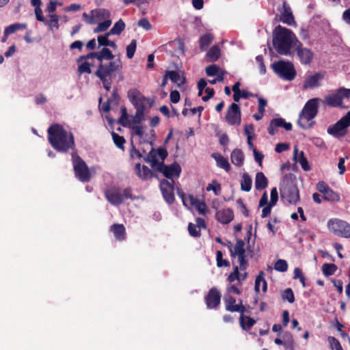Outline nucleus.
Returning <instances> with one entry per match:
<instances>
[{
    "mask_svg": "<svg viewBox=\"0 0 350 350\" xmlns=\"http://www.w3.org/2000/svg\"><path fill=\"white\" fill-rule=\"evenodd\" d=\"M225 119L229 125H240L241 112L239 105L236 103H232L227 109Z\"/></svg>",
    "mask_w": 350,
    "mask_h": 350,
    "instance_id": "12",
    "label": "nucleus"
},
{
    "mask_svg": "<svg viewBox=\"0 0 350 350\" xmlns=\"http://www.w3.org/2000/svg\"><path fill=\"white\" fill-rule=\"evenodd\" d=\"M338 267L335 264L325 263L322 266V271L324 275L330 276L335 273Z\"/></svg>",
    "mask_w": 350,
    "mask_h": 350,
    "instance_id": "45",
    "label": "nucleus"
},
{
    "mask_svg": "<svg viewBox=\"0 0 350 350\" xmlns=\"http://www.w3.org/2000/svg\"><path fill=\"white\" fill-rule=\"evenodd\" d=\"M237 256H238V260L239 262V269H240V270H241V271H245L248 266L247 260L245 258V253L239 255Z\"/></svg>",
    "mask_w": 350,
    "mask_h": 350,
    "instance_id": "59",
    "label": "nucleus"
},
{
    "mask_svg": "<svg viewBox=\"0 0 350 350\" xmlns=\"http://www.w3.org/2000/svg\"><path fill=\"white\" fill-rule=\"evenodd\" d=\"M296 51L301 64L304 65L311 64L314 58L313 52L309 49L304 48L299 41H297L296 45Z\"/></svg>",
    "mask_w": 350,
    "mask_h": 350,
    "instance_id": "15",
    "label": "nucleus"
},
{
    "mask_svg": "<svg viewBox=\"0 0 350 350\" xmlns=\"http://www.w3.org/2000/svg\"><path fill=\"white\" fill-rule=\"evenodd\" d=\"M240 314V325L243 329L247 331L255 325L256 321L250 317L244 315V313Z\"/></svg>",
    "mask_w": 350,
    "mask_h": 350,
    "instance_id": "33",
    "label": "nucleus"
},
{
    "mask_svg": "<svg viewBox=\"0 0 350 350\" xmlns=\"http://www.w3.org/2000/svg\"><path fill=\"white\" fill-rule=\"evenodd\" d=\"M283 301H288L289 303L295 301V295L291 288H286L282 295Z\"/></svg>",
    "mask_w": 350,
    "mask_h": 350,
    "instance_id": "49",
    "label": "nucleus"
},
{
    "mask_svg": "<svg viewBox=\"0 0 350 350\" xmlns=\"http://www.w3.org/2000/svg\"><path fill=\"white\" fill-rule=\"evenodd\" d=\"M125 28V23L122 20L120 19L117 21L113 27L108 31V33L111 35H120Z\"/></svg>",
    "mask_w": 350,
    "mask_h": 350,
    "instance_id": "42",
    "label": "nucleus"
},
{
    "mask_svg": "<svg viewBox=\"0 0 350 350\" xmlns=\"http://www.w3.org/2000/svg\"><path fill=\"white\" fill-rule=\"evenodd\" d=\"M83 19L87 24H95L96 23V18L94 14L92 13V11L88 14L85 12L83 14Z\"/></svg>",
    "mask_w": 350,
    "mask_h": 350,
    "instance_id": "58",
    "label": "nucleus"
},
{
    "mask_svg": "<svg viewBox=\"0 0 350 350\" xmlns=\"http://www.w3.org/2000/svg\"><path fill=\"white\" fill-rule=\"evenodd\" d=\"M217 266L218 267H228L229 261L223 258V254L221 251H217L216 254Z\"/></svg>",
    "mask_w": 350,
    "mask_h": 350,
    "instance_id": "51",
    "label": "nucleus"
},
{
    "mask_svg": "<svg viewBox=\"0 0 350 350\" xmlns=\"http://www.w3.org/2000/svg\"><path fill=\"white\" fill-rule=\"evenodd\" d=\"M181 173V167L177 163L166 165L163 175L169 179H173L174 177L178 178Z\"/></svg>",
    "mask_w": 350,
    "mask_h": 350,
    "instance_id": "23",
    "label": "nucleus"
},
{
    "mask_svg": "<svg viewBox=\"0 0 350 350\" xmlns=\"http://www.w3.org/2000/svg\"><path fill=\"white\" fill-rule=\"evenodd\" d=\"M120 111L121 116L118 120V123L124 127L130 126L131 120H128V113L126 108L124 106L122 107Z\"/></svg>",
    "mask_w": 350,
    "mask_h": 350,
    "instance_id": "44",
    "label": "nucleus"
},
{
    "mask_svg": "<svg viewBox=\"0 0 350 350\" xmlns=\"http://www.w3.org/2000/svg\"><path fill=\"white\" fill-rule=\"evenodd\" d=\"M320 99L311 98L306 102L299 113L297 120L298 125L304 129H308L313 126L312 120L318 113V106Z\"/></svg>",
    "mask_w": 350,
    "mask_h": 350,
    "instance_id": "4",
    "label": "nucleus"
},
{
    "mask_svg": "<svg viewBox=\"0 0 350 350\" xmlns=\"http://www.w3.org/2000/svg\"><path fill=\"white\" fill-rule=\"evenodd\" d=\"M213 184H208L206 187V191H209L213 190L216 195H218L219 192L221 191V185L217 183V180H213Z\"/></svg>",
    "mask_w": 350,
    "mask_h": 350,
    "instance_id": "60",
    "label": "nucleus"
},
{
    "mask_svg": "<svg viewBox=\"0 0 350 350\" xmlns=\"http://www.w3.org/2000/svg\"><path fill=\"white\" fill-rule=\"evenodd\" d=\"M278 127H283L286 131H291L293 128L291 123L286 122L283 118H273L267 128L268 133L270 135H274L278 131Z\"/></svg>",
    "mask_w": 350,
    "mask_h": 350,
    "instance_id": "17",
    "label": "nucleus"
},
{
    "mask_svg": "<svg viewBox=\"0 0 350 350\" xmlns=\"http://www.w3.org/2000/svg\"><path fill=\"white\" fill-rule=\"evenodd\" d=\"M264 276H265L264 271H260L259 272L258 275L256 278L254 290L256 293H258L260 291V283H262V291L264 293H265L267 291V281L265 280Z\"/></svg>",
    "mask_w": 350,
    "mask_h": 350,
    "instance_id": "35",
    "label": "nucleus"
},
{
    "mask_svg": "<svg viewBox=\"0 0 350 350\" xmlns=\"http://www.w3.org/2000/svg\"><path fill=\"white\" fill-rule=\"evenodd\" d=\"M196 210L199 212V213L205 215L206 212V205L204 202H200L199 200L197 201L196 204L194 205Z\"/></svg>",
    "mask_w": 350,
    "mask_h": 350,
    "instance_id": "62",
    "label": "nucleus"
},
{
    "mask_svg": "<svg viewBox=\"0 0 350 350\" xmlns=\"http://www.w3.org/2000/svg\"><path fill=\"white\" fill-rule=\"evenodd\" d=\"M51 19L49 21L45 20V23L48 25L51 29L52 27H55L57 29L59 27V17L56 14H52L50 16Z\"/></svg>",
    "mask_w": 350,
    "mask_h": 350,
    "instance_id": "57",
    "label": "nucleus"
},
{
    "mask_svg": "<svg viewBox=\"0 0 350 350\" xmlns=\"http://www.w3.org/2000/svg\"><path fill=\"white\" fill-rule=\"evenodd\" d=\"M273 71L281 78L292 81L296 76V70L293 63L280 60L271 65Z\"/></svg>",
    "mask_w": 350,
    "mask_h": 350,
    "instance_id": "8",
    "label": "nucleus"
},
{
    "mask_svg": "<svg viewBox=\"0 0 350 350\" xmlns=\"http://www.w3.org/2000/svg\"><path fill=\"white\" fill-rule=\"evenodd\" d=\"M27 25L25 23H14L5 28V36H9L15 33L18 30H23L27 29Z\"/></svg>",
    "mask_w": 350,
    "mask_h": 350,
    "instance_id": "39",
    "label": "nucleus"
},
{
    "mask_svg": "<svg viewBox=\"0 0 350 350\" xmlns=\"http://www.w3.org/2000/svg\"><path fill=\"white\" fill-rule=\"evenodd\" d=\"M111 136L115 145L120 149L124 150V144L126 142L124 137L119 135L115 132L111 133Z\"/></svg>",
    "mask_w": 350,
    "mask_h": 350,
    "instance_id": "46",
    "label": "nucleus"
},
{
    "mask_svg": "<svg viewBox=\"0 0 350 350\" xmlns=\"http://www.w3.org/2000/svg\"><path fill=\"white\" fill-rule=\"evenodd\" d=\"M350 98V89L340 88L334 92L325 97L324 103L330 107H343V99Z\"/></svg>",
    "mask_w": 350,
    "mask_h": 350,
    "instance_id": "9",
    "label": "nucleus"
},
{
    "mask_svg": "<svg viewBox=\"0 0 350 350\" xmlns=\"http://www.w3.org/2000/svg\"><path fill=\"white\" fill-rule=\"evenodd\" d=\"M167 77L171 80L172 82L177 83L178 86L183 85L185 83V78L183 77L180 79V76L177 71L175 70H167Z\"/></svg>",
    "mask_w": 350,
    "mask_h": 350,
    "instance_id": "37",
    "label": "nucleus"
},
{
    "mask_svg": "<svg viewBox=\"0 0 350 350\" xmlns=\"http://www.w3.org/2000/svg\"><path fill=\"white\" fill-rule=\"evenodd\" d=\"M224 301L227 311L244 313L246 310L245 307L242 304V300H240L239 303L236 304V299L230 295H226L224 297Z\"/></svg>",
    "mask_w": 350,
    "mask_h": 350,
    "instance_id": "16",
    "label": "nucleus"
},
{
    "mask_svg": "<svg viewBox=\"0 0 350 350\" xmlns=\"http://www.w3.org/2000/svg\"><path fill=\"white\" fill-rule=\"evenodd\" d=\"M274 269L280 272L286 271L288 269L287 262L282 259L278 260L274 265Z\"/></svg>",
    "mask_w": 350,
    "mask_h": 350,
    "instance_id": "52",
    "label": "nucleus"
},
{
    "mask_svg": "<svg viewBox=\"0 0 350 350\" xmlns=\"http://www.w3.org/2000/svg\"><path fill=\"white\" fill-rule=\"evenodd\" d=\"M327 228L334 235L345 238H350V224L342 219L332 218L327 221Z\"/></svg>",
    "mask_w": 350,
    "mask_h": 350,
    "instance_id": "7",
    "label": "nucleus"
},
{
    "mask_svg": "<svg viewBox=\"0 0 350 350\" xmlns=\"http://www.w3.org/2000/svg\"><path fill=\"white\" fill-rule=\"evenodd\" d=\"M114 55L111 50L107 47L103 48L97 52H91L87 55H81L78 57L77 62L79 63L85 59H96L98 62L97 70L94 75L102 82L103 88L107 91H110L113 79L117 75L120 76V79L122 80V63L120 58L113 60Z\"/></svg>",
    "mask_w": 350,
    "mask_h": 350,
    "instance_id": "1",
    "label": "nucleus"
},
{
    "mask_svg": "<svg viewBox=\"0 0 350 350\" xmlns=\"http://www.w3.org/2000/svg\"><path fill=\"white\" fill-rule=\"evenodd\" d=\"M212 157L216 161L217 165L226 172H229L231 170L228 161L219 153H213Z\"/></svg>",
    "mask_w": 350,
    "mask_h": 350,
    "instance_id": "30",
    "label": "nucleus"
},
{
    "mask_svg": "<svg viewBox=\"0 0 350 350\" xmlns=\"http://www.w3.org/2000/svg\"><path fill=\"white\" fill-rule=\"evenodd\" d=\"M281 198L289 204H295L299 201V191L294 181L284 177L280 187Z\"/></svg>",
    "mask_w": 350,
    "mask_h": 350,
    "instance_id": "5",
    "label": "nucleus"
},
{
    "mask_svg": "<svg viewBox=\"0 0 350 350\" xmlns=\"http://www.w3.org/2000/svg\"><path fill=\"white\" fill-rule=\"evenodd\" d=\"M294 159L295 161L299 163L304 170L308 171L310 170V167L308 164L307 159L304 156V152L301 151L300 153H299L298 149L296 146L294 148Z\"/></svg>",
    "mask_w": 350,
    "mask_h": 350,
    "instance_id": "27",
    "label": "nucleus"
},
{
    "mask_svg": "<svg viewBox=\"0 0 350 350\" xmlns=\"http://www.w3.org/2000/svg\"><path fill=\"white\" fill-rule=\"evenodd\" d=\"M252 180L248 174L244 173L241 181V189L242 191L248 192L251 190Z\"/></svg>",
    "mask_w": 350,
    "mask_h": 350,
    "instance_id": "40",
    "label": "nucleus"
},
{
    "mask_svg": "<svg viewBox=\"0 0 350 350\" xmlns=\"http://www.w3.org/2000/svg\"><path fill=\"white\" fill-rule=\"evenodd\" d=\"M94 59H85L78 63L77 72L79 76L83 73H92L91 68L94 66Z\"/></svg>",
    "mask_w": 350,
    "mask_h": 350,
    "instance_id": "25",
    "label": "nucleus"
},
{
    "mask_svg": "<svg viewBox=\"0 0 350 350\" xmlns=\"http://www.w3.org/2000/svg\"><path fill=\"white\" fill-rule=\"evenodd\" d=\"M273 33V47L280 55H289L293 45L296 46L299 41L291 30L281 25H278Z\"/></svg>",
    "mask_w": 350,
    "mask_h": 350,
    "instance_id": "3",
    "label": "nucleus"
},
{
    "mask_svg": "<svg viewBox=\"0 0 350 350\" xmlns=\"http://www.w3.org/2000/svg\"><path fill=\"white\" fill-rule=\"evenodd\" d=\"M235 280H237L239 284V269L238 266H235L233 268V271L230 273L227 278V281L230 283H232Z\"/></svg>",
    "mask_w": 350,
    "mask_h": 350,
    "instance_id": "55",
    "label": "nucleus"
},
{
    "mask_svg": "<svg viewBox=\"0 0 350 350\" xmlns=\"http://www.w3.org/2000/svg\"><path fill=\"white\" fill-rule=\"evenodd\" d=\"M48 141L51 146L59 152L66 153L75 150V137L71 131H67L62 124H52L47 129Z\"/></svg>",
    "mask_w": 350,
    "mask_h": 350,
    "instance_id": "2",
    "label": "nucleus"
},
{
    "mask_svg": "<svg viewBox=\"0 0 350 350\" xmlns=\"http://www.w3.org/2000/svg\"><path fill=\"white\" fill-rule=\"evenodd\" d=\"M111 25V21L109 19L105 20L103 22L99 23L98 26L94 28V33L103 32L106 31Z\"/></svg>",
    "mask_w": 350,
    "mask_h": 350,
    "instance_id": "48",
    "label": "nucleus"
},
{
    "mask_svg": "<svg viewBox=\"0 0 350 350\" xmlns=\"http://www.w3.org/2000/svg\"><path fill=\"white\" fill-rule=\"evenodd\" d=\"M137 48V41L132 40L131 43L126 46V56L128 58L131 59L135 54Z\"/></svg>",
    "mask_w": 350,
    "mask_h": 350,
    "instance_id": "50",
    "label": "nucleus"
},
{
    "mask_svg": "<svg viewBox=\"0 0 350 350\" xmlns=\"http://www.w3.org/2000/svg\"><path fill=\"white\" fill-rule=\"evenodd\" d=\"M129 97L136 110L142 107L144 111H145L146 107L144 102L145 100L144 96L141 95L137 90H130L129 92Z\"/></svg>",
    "mask_w": 350,
    "mask_h": 350,
    "instance_id": "21",
    "label": "nucleus"
},
{
    "mask_svg": "<svg viewBox=\"0 0 350 350\" xmlns=\"http://www.w3.org/2000/svg\"><path fill=\"white\" fill-rule=\"evenodd\" d=\"M323 195V198L326 201L337 202L340 200V195L331 188H329Z\"/></svg>",
    "mask_w": 350,
    "mask_h": 350,
    "instance_id": "41",
    "label": "nucleus"
},
{
    "mask_svg": "<svg viewBox=\"0 0 350 350\" xmlns=\"http://www.w3.org/2000/svg\"><path fill=\"white\" fill-rule=\"evenodd\" d=\"M144 160L147 163H151V166L152 167H156L157 171L163 174L166 165L164 164L163 161L159 162L158 161L157 158L156 149L152 148L149 152L148 155L144 158Z\"/></svg>",
    "mask_w": 350,
    "mask_h": 350,
    "instance_id": "19",
    "label": "nucleus"
},
{
    "mask_svg": "<svg viewBox=\"0 0 350 350\" xmlns=\"http://www.w3.org/2000/svg\"><path fill=\"white\" fill-rule=\"evenodd\" d=\"M245 243L242 239H237L233 249L230 248L231 256L234 257L245 253Z\"/></svg>",
    "mask_w": 350,
    "mask_h": 350,
    "instance_id": "36",
    "label": "nucleus"
},
{
    "mask_svg": "<svg viewBox=\"0 0 350 350\" xmlns=\"http://www.w3.org/2000/svg\"><path fill=\"white\" fill-rule=\"evenodd\" d=\"M350 126V111L335 124L327 128V133L336 138L342 137L347 134V128Z\"/></svg>",
    "mask_w": 350,
    "mask_h": 350,
    "instance_id": "11",
    "label": "nucleus"
},
{
    "mask_svg": "<svg viewBox=\"0 0 350 350\" xmlns=\"http://www.w3.org/2000/svg\"><path fill=\"white\" fill-rule=\"evenodd\" d=\"M231 162L237 167H241L243 165L244 154L241 149L236 148L233 150L230 155Z\"/></svg>",
    "mask_w": 350,
    "mask_h": 350,
    "instance_id": "26",
    "label": "nucleus"
},
{
    "mask_svg": "<svg viewBox=\"0 0 350 350\" xmlns=\"http://www.w3.org/2000/svg\"><path fill=\"white\" fill-rule=\"evenodd\" d=\"M110 230L117 240L123 241L125 239L126 230L123 224H113Z\"/></svg>",
    "mask_w": 350,
    "mask_h": 350,
    "instance_id": "28",
    "label": "nucleus"
},
{
    "mask_svg": "<svg viewBox=\"0 0 350 350\" xmlns=\"http://www.w3.org/2000/svg\"><path fill=\"white\" fill-rule=\"evenodd\" d=\"M278 200V193L277 189L273 187L271 191V200L269 204L270 206H275Z\"/></svg>",
    "mask_w": 350,
    "mask_h": 350,
    "instance_id": "61",
    "label": "nucleus"
},
{
    "mask_svg": "<svg viewBox=\"0 0 350 350\" xmlns=\"http://www.w3.org/2000/svg\"><path fill=\"white\" fill-rule=\"evenodd\" d=\"M324 78V74L316 72L312 75L308 76L304 82L303 89H314L321 85V81Z\"/></svg>",
    "mask_w": 350,
    "mask_h": 350,
    "instance_id": "18",
    "label": "nucleus"
},
{
    "mask_svg": "<svg viewBox=\"0 0 350 350\" xmlns=\"http://www.w3.org/2000/svg\"><path fill=\"white\" fill-rule=\"evenodd\" d=\"M135 169L137 176L144 180H150L153 176L152 171L146 165H141L137 163L135 164Z\"/></svg>",
    "mask_w": 350,
    "mask_h": 350,
    "instance_id": "22",
    "label": "nucleus"
},
{
    "mask_svg": "<svg viewBox=\"0 0 350 350\" xmlns=\"http://www.w3.org/2000/svg\"><path fill=\"white\" fill-rule=\"evenodd\" d=\"M284 12L282 13L280 16V21L287 24L288 25H293L295 24L293 14L291 10V8L286 3H283Z\"/></svg>",
    "mask_w": 350,
    "mask_h": 350,
    "instance_id": "24",
    "label": "nucleus"
},
{
    "mask_svg": "<svg viewBox=\"0 0 350 350\" xmlns=\"http://www.w3.org/2000/svg\"><path fill=\"white\" fill-rule=\"evenodd\" d=\"M327 341L332 350H343L340 342L334 336H328Z\"/></svg>",
    "mask_w": 350,
    "mask_h": 350,
    "instance_id": "54",
    "label": "nucleus"
},
{
    "mask_svg": "<svg viewBox=\"0 0 350 350\" xmlns=\"http://www.w3.org/2000/svg\"><path fill=\"white\" fill-rule=\"evenodd\" d=\"M188 231L189 234L193 237H200L201 235L200 229L193 223L189 224Z\"/></svg>",
    "mask_w": 350,
    "mask_h": 350,
    "instance_id": "53",
    "label": "nucleus"
},
{
    "mask_svg": "<svg viewBox=\"0 0 350 350\" xmlns=\"http://www.w3.org/2000/svg\"><path fill=\"white\" fill-rule=\"evenodd\" d=\"M178 195L181 198L183 204L185 206L189 208L194 206L198 199L195 198L193 195H188L187 196L182 190L178 191Z\"/></svg>",
    "mask_w": 350,
    "mask_h": 350,
    "instance_id": "29",
    "label": "nucleus"
},
{
    "mask_svg": "<svg viewBox=\"0 0 350 350\" xmlns=\"http://www.w3.org/2000/svg\"><path fill=\"white\" fill-rule=\"evenodd\" d=\"M173 183V180L172 183H170V181L165 179L160 181V189L163 197L168 204H172L175 200L174 193V187Z\"/></svg>",
    "mask_w": 350,
    "mask_h": 350,
    "instance_id": "14",
    "label": "nucleus"
},
{
    "mask_svg": "<svg viewBox=\"0 0 350 350\" xmlns=\"http://www.w3.org/2000/svg\"><path fill=\"white\" fill-rule=\"evenodd\" d=\"M268 185V179L265 174L261 172H257L255 177V188L256 190H262Z\"/></svg>",
    "mask_w": 350,
    "mask_h": 350,
    "instance_id": "31",
    "label": "nucleus"
},
{
    "mask_svg": "<svg viewBox=\"0 0 350 350\" xmlns=\"http://www.w3.org/2000/svg\"><path fill=\"white\" fill-rule=\"evenodd\" d=\"M215 217L219 222L228 224L234 219V213L229 208H224L217 211Z\"/></svg>",
    "mask_w": 350,
    "mask_h": 350,
    "instance_id": "20",
    "label": "nucleus"
},
{
    "mask_svg": "<svg viewBox=\"0 0 350 350\" xmlns=\"http://www.w3.org/2000/svg\"><path fill=\"white\" fill-rule=\"evenodd\" d=\"M73 168L77 178L83 183L90 180L91 174L85 162L77 154H72Z\"/></svg>",
    "mask_w": 350,
    "mask_h": 350,
    "instance_id": "10",
    "label": "nucleus"
},
{
    "mask_svg": "<svg viewBox=\"0 0 350 350\" xmlns=\"http://www.w3.org/2000/svg\"><path fill=\"white\" fill-rule=\"evenodd\" d=\"M213 40L211 33H206L200 38V49L202 51H206Z\"/></svg>",
    "mask_w": 350,
    "mask_h": 350,
    "instance_id": "38",
    "label": "nucleus"
},
{
    "mask_svg": "<svg viewBox=\"0 0 350 350\" xmlns=\"http://www.w3.org/2000/svg\"><path fill=\"white\" fill-rule=\"evenodd\" d=\"M329 188H330V187L328 186V185L325 181H319L317 184V190L323 194H324Z\"/></svg>",
    "mask_w": 350,
    "mask_h": 350,
    "instance_id": "64",
    "label": "nucleus"
},
{
    "mask_svg": "<svg viewBox=\"0 0 350 350\" xmlns=\"http://www.w3.org/2000/svg\"><path fill=\"white\" fill-rule=\"evenodd\" d=\"M144 111L143 107H140L139 109L136 110L135 116L132 118L131 120V123L133 124H140L144 120Z\"/></svg>",
    "mask_w": 350,
    "mask_h": 350,
    "instance_id": "47",
    "label": "nucleus"
},
{
    "mask_svg": "<svg viewBox=\"0 0 350 350\" xmlns=\"http://www.w3.org/2000/svg\"><path fill=\"white\" fill-rule=\"evenodd\" d=\"M221 294L216 287H212L204 297V301L208 309H216L221 303Z\"/></svg>",
    "mask_w": 350,
    "mask_h": 350,
    "instance_id": "13",
    "label": "nucleus"
},
{
    "mask_svg": "<svg viewBox=\"0 0 350 350\" xmlns=\"http://www.w3.org/2000/svg\"><path fill=\"white\" fill-rule=\"evenodd\" d=\"M92 13L95 15L96 18L98 20H107L111 16L110 12L108 10L103 8L92 10Z\"/></svg>",
    "mask_w": 350,
    "mask_h": 350,
    "instance_id": "43",
    "label": "nucleus"
},
{
    "mask_svg": "<svg viewBox=\"0 0 350 350\" xmlns=\"http://www.w3.org/2000/svg\"><path fill=\"white\" fill-rule=\"evenodd\" d=\"M105 197L111 204L114 206L122 204L125 200L135 199L133 197L132 189L131 187L125 188L122 192L119 187H112L105 191Z\"/></svg>",
    "mask_w": 350,
    "mask_h": 350,
    "instance_id": "6",
    "label": "nucleus"
},
{
    "mask_svg": "<svg viewBox=\"0 0 350 350\" xmlns=\"http://www.w3.org/2000/svg\"><path fill=\"white\" fill-rule=\"evenodd\" d=\"M137 25L147 31L150 30L152 29V25L146 18H143L140 19L138 21Z\"/></svg>",
    "mask_w": 350,
    "mask_h": 350,
    "instance_id": "63",
    "label": "nucleus"
},
{
    "mask_svg": "<svg viewBox=\"0 0 350 350\" xmlns=\"http://www.w3.org/2000/svg\"><path fill=\"white\" fill-rule=\"evenodd\" d=\"M221 55L220 49L217 45L213 46L206 55V60L208 62H215L218 60Z\"/></svg>",
    "mask_w": 350,
    "mask_h": 350,
    "instance_id": "34",
    "label": "nucleus"
},
{
    "mask_svg": "<svg viewBox=\"0 0 350 350\" xmlns=\"http://www.w3.org/2000/svg\"><path fill=\"white\" fill-rule=\"evenodd\" d=\"M205 71L207 76L213 77L219 73V67L216 64H212L207 66Z\"/></svg>",
    "mask_w": 350,
    "mask_h": 350,
    "instance_id": "56",
    "label": "nucleus"
},
{
    "mask_svg": "<svg viewBox=\"0 0 350 350\" xmlns=\"http://www.w3.org/2000/svg\"><path fill=\"white\" fill-rule=\"evenodd\" d=\"M110 36H111V35L109 34L108 32L104 35L98 36L97 38L98 47H100L102 46H110V47L113 48V49H116L118 48L116 44L113 41L109 40V37Z\"/></svg>",
    "mask_w": 350,
    "mask_h": 350,
    "instance_id": "32",
    "label": "nucleus"
}]
</instances>
